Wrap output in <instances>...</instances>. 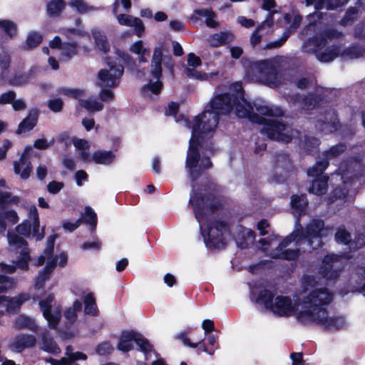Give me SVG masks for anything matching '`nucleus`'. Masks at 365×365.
I'll list each match as a JSON object with an SVG mask.
<instances>
[{
  "instance_id": "1",
  "label": "nucleus",
  "mask_w": 365,
  "mask_h": 365,
  "mask_svg": "<svg viewBox=\"0 0 365 365\" xmlns=\"http://www.w3.org/2000/svg\"><path fill=\"white\" fill-rule=\"evenodd\" d=\"M236 100L237 98L231 96L230 93L217 94L210 101L205 110L195 117L185 160L187 173L194 178L200 175L198 172L191 169L195 168L200 160L199 148L203 141L202 134L214 131L219 123L220 115L231 113L233 110V103Z\"/></svg>"
},
{
  "instance_id": "2",
  "label": "nucleus",
  "mask_w": 365,
  "mask_h": 365,
  "mask_svg": "<svg viewBox=\"0 0 365 365\" xmlns=\"http://www.w3.org/2000/svg\"><path fill=\"white\" fill-rule=\"evenodd\" d=\"M332 301V294L327 288L312 290L304 299V310L299 311L297 319L302 324L315 323L325 331H339L345 326L343 317H329L327 308L323 307Z\"/></svg>"
},
{
  "instance_id": "3",
  "label": "nucleus",
  "mask_w": 365,
  "mask_h": 365,
  "mask_svg": "<svg viewBox=\"0 0 365 365\" xmlns=\"http://www.w3.org/2000/svg\"><path fill=\"white\" fill-rule=\"evenodd\" d=\"M231 96L237 98L233 103L236 115L240 118H247L253 123L262 125V133L269 139L289 143L292 142L294 133H298L290 125L276 119H267L255 113L252 104L245 99V91L242 86L237 90V93H231Z\"/></svg>"
},
{
  "instance_id": "4",
  "label": "nucleus",
  "mask_w": 365,
  "mask_h": 365,
  "mask_svg": "<svg viewBox=\"0 0 365 365\" xmlns=\"http://www.w3.org/2000/svg\"><path fill=\"white\" fill-rule=\"evenodd\" d=\"M117 57L107 56L105 62L109 67V70L101 69L98 72V78L102 82L101 86L115 88L118 86L120 78L124 72V65L133 68L136 62L127 52L118 49Z\"/></svg>"
},
{
  "instance_id": "5",
  "label": "nucleus",
  "mask_w": 365,
  "mask_h": 365,
  "mask_svg": "<svg viewBox=\"0 0 365 365\" xmlns=\"http://www.w3.org/2000/svg\"><path fill=\"white\" fill-rule=\"evenodd\" d=\"M189 203L192 205L195 217L200 222L207 215L220 209L221 204L212 194H203L192 190Z\"/></svg>"
},
{
  "instance_id": "6",
  "label": "nucleus",
  "mask_w": 365,
  "mask_h": 365,
  "mask_svg": "<svg viewBox=\"0 0 365 365\" xmlns=\"http://www.w3.org/2000/svg\"><path fill=\"white\" fill-rule=\"evenodd\" d=\"M20 200L18 196L9 192L0 191V233H4L7 228L6 222L15 225L19 216L14 210H4L12 205H18Z\"/></svg>"
},
{
  "instance_id": "7",
  "label": "nucleus",
  "mask_w": 365,
  "mask_h": 365,
  "mask_svg": "<svg viewBox=\"0 0 365 365\" xmlns=\"http://www.w3.org/2000/svg\"><path fill=\"white\" fill-rule=\"evenodd\" d=\"M229 231L227 222L220 220L210 222L207 225V235L202 233L205 245L210 250L220 249L225 245L224 233Z\"/></svg>"
},
{
  "instance_id": "8",
  "label": "nucleus",
  "mask_w": 365,
  "mask_h": 365,
  "mask_svg": "<svg viewBox=\"0 0 365 365\" xmlns=\"http://www.w3.org/2000/svg\"><path fill=\"white\" fill-rule=\"evenodd\" d=\"M250 68L263 77L265 82L271 86L280 83V76L277 66L269 60L257 61L251 63Z\"/></svg>"
},
{
  "instance_id": "9",
  "label": "nucleus",
  "mask_w": 365,
  "mask_h": 365,
  "mask_svg": "<svg viewBox=\"0 0 365 365\" xmlns=\"http://www.w3.org/2000/svg\"><path fill=\"white\" fill-rule=\"evenodd\" d=\"M346 148L347 146L344 143H339L330 147L324 153V158L317 160L312 168L307 170L308 176H315L323 173L329 165V160L340 156Z\"/></svg>"
},
{
  "instance_id": "10",
  "label": "nucleus",
  "mask_w": 365,
  "mask_h": 365,
  "mask_svg": "<svg viewBox=\"0 0 365 365\" xmlns=\"http://www.w3.org/2000/svg\"><path fill=\"white\" fill-rule=\"evenodd\" d=\"M289 98L291 103L299 104L301 109L304 110H313L318 108L324 102V95L314 92L308 93L307 95L296 93L290 95Z\"/></svg>"
},
{
  "instance_id": "11",
  "label": "nucleus",
  "mask_w": 365,
  "mask_h": 365,
  "mask_svg": "<svg viewBox=\"0 0 365 365\" xmlns=\"http://www.w3.org/2000/svg\"><path fill=\"white\" fill-rule=\"evenodd\" d=\"M274 170L273 177L276 182L283 183L287 180L294 171V165L288 154L280 153L276 155Z\"/></svg>"
},
{
  "instance_id": "12",
  "label": "nucleus",
  "mask_w": 365,
  "mask_h": 365,
  "mask_svg": "<svg viewBox=\"0 0 365 365\" xmlns=\"http://www.w3.org/2000/svg\"><path fill=\"white\" fill-rule=\"evenodd\" d=\"M53 300L54 294L50 293L44 299L40 300L38 304L42 311L43 317L48 322V327L52 329H56L61 321V310L57 308L52 312L51 304Z\"/></svg>"
},
{
  "instance_id": "13",
  "label": "nucleus",
  "mask_w": 365,
  "mask_h": 365,
  "mask_svg": "<svg viewBox=\"0 0 365 365\" xmlns=\"http://www.w3.org/2000/svg\"><path fill=\"white\" fill-rule=\"evenodd\" d=\"M341 259V256L337 254H327L322 260L319 267L320 274L327 280L337 279L341 273V269L334 268V264L339 262Z\"/></svg>"
},
{
  "instance_id": "14",
  "label": "nucleus",
  "mask_w": 365,
  "mask_h": 365,
  "mask_svg": "<svg viewBox=\"0 0 365 365\" xmlns=\"http://www.w3.org/2000/svg\"><path fill=\"white\" fill-rule=\"evenodd\" d=\"M324 118L317 119L315 124L316 128L322 133L325 135L333 133L340 128L341 125L335 110L326 112Z\"/></svg>"
},
{
  "instance_id": "15",
  "label": "nucleus",
  "mask_w": 365,
  "mask_h": 365,
  "mask_svg": "<svg viewBox=\"0 0 365 365\" xmlns=\"http://www.w3.org/2000/svg\"><path fill=\"white\" fill-rule=\"evenodd\" d=\"M270 311L278 317H287L294 314L295 307L289 297L279 295L274 298V302Z\"/></svg>"
},
{
  "instance_id": "16",
  "label": "nucleus",
  "mask_w": 365,
  "mask_h": 365,
  "mask_svg": "<svg viewBox=\"0 0 365 365\" xmlns=\"http://www.w3.org/2000/svg\"><path fill=\"white\" fill-rule=\"evenodd\" d=\"M57 265V257L56 256L46 262L45 267L38 271L34 279V289H41L44 287L46 282L49 280Z\"/></svg>"
},
{
  "instance_id": "17",
  "label": "nucleus",
  "mask_w": 365,
  "mask_h": 365,
  "mask_svg": "<svg viewBox=\"0 0 365 365\" xmlns=\"http://www.w3.org/2000/svg\"><path fill=\"white\" fill-rule=\"evenodd\" d=\"M39 113L37 108L30 109L26 117L19 123L16 133L21 135L33 130L38 123Z\"/></svg>"
},
{
  "instance_id": "18",
  "label": "nucleus",
  "mask_w": 365,
  "mask_h": 365,
  "mask_svg": "<svg viewBox=\"0 0 365 365\" xmlns=\"http://www.w3.org/2000/svg\"><path fill=\"white\" fill-rule=\"evenodd\" d=\"M32 168L29 158L25 153L21 155L19 161H14V173L16 175H20L23 180H26L30 177Z\"/></svg>"
},
{
  "instance_id": "19",
  "label": "nucleus",
  "mask_w": 365,
  "mask_h": 365,
  "mask_svg": "<svg viewBox=\"0 0 365 365\" xmlns=\"http://www.w3.org/2000/svg\"><path fill=\"white\" fill-rule=\"evenodd\" d=\"M314 177L315 178L312 181L308 191L317 196H323L328 190L329 176L322 173Z\"/></svg>"
},
{
  "instance_id": "20",
  "label": "nucleus",
  "mask_w": 365,
  "mask_h": 365,
  "mask_svg": "<svg viewBox=\"0 0 365 365\" xmlns=\"http://www.w3.org/2000/svg\"><path fill=\"white\" fill-rule=\"evenodd\" d=\"M200 17H206L205 24L209 28H216L217 22L214 19L216 17V14L212 9H195L192 15L190 17V20L193 23H197L200 21Z\"/></svg>"
},
{
  "instance_id": "21",
  "label": "nucleus",
  "mask_w": 365,
  "mask_h": 365,
  "mask_svg": "<svg viewBox=\"0 0 365 365\" xmlns=\"http://www.w3.org/2000/svg\"><path fill=\"white\" fill-rule=\"evenodd\" d=\"M36 338L32 334H21L16 336L12 344V347L18 353L22 352L24 349L35 346Z\"/></svg>"
},
{
  "instance_id": "22",
  "label": "nucleus",
  "mask_w": 365,
  "mask_h": 365,
  "mask_svg": "<svg viewBox=\"0 0 365 365\" xmlns=\"http://www.w3.org/2000/svg\"><path fill=\"white\" fill-rule=\"evenodd\" d=\"M136 331L133 330H125L121 332L117 349L123 352L127 353L133 349L132 344L135 339Z\"/></svg>"
},
{
  "instance_id": "23",
  "label": "nucleus",
  "mask_w": 365,
  "mask_h": 365,
  "mask_svg": "<svg viewBox=\"0 0 365 365\" xmlns=\"http://www.w3.org/2000/svg\"><path fill=\"white\" fill-rule=\"evenodd\" d=\"M307 234L309 237L310 245L314 239H319L322 243V232L324 228V222L321 219H314L307 225Z\"/></svg>"
},
{
  "instance_id": "24",
  "label": "nucleus",
  "mask_w": 365,
  "mask_h": 365,
  "mask_svg": "<svg viewBox=\"0 0 365 365\" xmlns=\"http://www.w3.org/2000/svg\"><path fill=\"white\" fill-rule=\"evenodd\" d=\"M162 60L163 49L160 47H155L151 60V76L157 80L162 77Z\"/></svg>"
},
{
  "instance_id": "25",
  "label": "nucleus",
  "mask_w": 365,
  "mask_h": 365,
  "mask_svg": "<svg viewBox=\"0 0 365 365\" xmlns=\"http://www.w3.org/2000/svg\"><path fill=\"white\" fill-rule=\"evenodd\" d=\"M256 235L251 229H243L237 232L235 241L237 247L242 250L247 249L253 243Z\"/></svg>"
},
{
  "instance_id": "26",
  "label": "nucleus",
  "mask_w": 365,
  "mask_h": 365,
  "mask_svg": "<svg viewBox=\"0 0 365 365\" xmlns=\"http://www.w3.org/2000/svg\"><path fill=\"white\" fill-rule=\"evenodd\" d=\"M315 56L321 62L328 63L332 61L340 56V47L335 44L327 46L324 51H315Z\"/></svg>"
},
{
  "instance_id": "27",
  "label": "nucleus",
  "mask_w": 365,
  "mask_h": 365,
  "mask_svg": "<svg viewBox=\"0 0 365 365\" xmlns=\"http://www.w3.org/2000/svg\"><path fill=\"white\" fill-rule=\"evenodd\" d=\"M235 38V35L230 31H220L212 34L209 37V43L212 47H220L232 42Z\"/></svg>"
},
{
  "instance_id": "28",
  "label": "nucleus",
  "mask_w": 365,
  "mask_h": 365,
  "mask_svg": "<svg viewBox=\"0 0 365 365\" xmlns=\"http://www.w3.org/2000/svg\"><path fill=\"white\" fill-rule=\"evenodd\" d=\"M43 38V35L41 33L36 31H31L28 33L25 42L22 43L20 48L24 51H31L42 43Z\"/></svg>"
},
{
  "instance_id": "29",
  "label": "nucleus",
  "mask_w": 365,
  "mask_h": 365,
  "mask_svg": "<svg viewBox=\"0 0 365 365\" xmlns=\"http://www.w3.org/2000/svg\"><path fill=\"white\" fill-rule=\"evenodd\" d=\"M30 261L31 260H28L26 259H24L19 257V258L14 262V265L6 264L4 262H0V270L1 272L4 274H12L15 272L16 268L24 271H28L29 269Z\"/></svg>"
},
{
  "instance_id": "30",
  "label": "nucleus",
  "mask_w": 365,
  "mask_h": 365,
  "mask_svg": "<svg viewBox=\"0 0 365 365\" xmlns=\"http://www.w3.org/2000/svg\"><path fill=\"white\" fill-rule=\"evenodd\" d=\"M115 158V155L111 150H97L92 155V160L96 164L109 165Z\"/></svg>"
},
{
  "instance_id": "31",
  "label": "nucleus",
  "mask_w": 365,
  "mask_h": 365,
  "mask_svg": "<svg viewBox=\"0 0 365 365\" xmlns=\"http://www.w3.org/2000/svg\"><path fill=\"white\" fill-rule=\"evenodd\" d=\"M308 204L309 202L306 194L292 195L291 196V207L299 215L305 212Z\"/></svg>"
},
{
  "instance_id": "32",
  "label": "nucleus",
  "mask_w": 365,
  "mask_h": 365,
  "mask_svg": "<svg viewBox=\"0 0 365 365\" xmlns=\"http://www.w3.org/2000/svg\"><path fill=\"white\" fill-rule=\"evenodd\" d=\"M42 349L49 354L57 355L61 353V350L53 338L48 334H43L41 336Z\"/></svg>"
},
{
  "instance_id": "33",
  "label": "nucleus",
  "mask_w": 365,
  "mask_h": 365,
  "mask_svg": "<svg viewBox=\"0 0 365 365\" xmlns=\"http://www.w3.org/2000/svg\"><path fill=\"white\" fill-rule=\"evenodd\" d=\"M274 294L269 289L260 290L256 298V303L263 304L265 309L270 310L273 306Z\"/></svg>"
},
{
  "instance_id": "34",
  "label": "nucleus",
  "mask_w": 365,
  "mask_h": 365,
  "mask_svg": "<svg viewBox=\"0 0 365 365\" xmlns=\"http://www.w3.org/2000/svg\"><path fill=\"white\" fill-rule=\"evenodd\" d=\"M0 31L9 38H14L18 33V26L16 23L9 19L0 20Z\"/></svg>"
},
{
  "instance_id": "35",
  "label": "nucleus",
  "mask_w": 365,
  "mask_h": 365,
  "mask_svg": "<svg viewBox=\"0 0 365 365\" xmlns=\"http://www.w3.org/2000/svg\"><path fill=\"white\" fill-rule=\"evenodd\" d=\"M14 327L16 329H28L34 332L38 329V327L35 321L31 317L25 315H21L17 317L14 322Z\"/></svg>"
},
{
  "instance_id": "36",
  "label": "nucleus",
  "mask_w": 365,
  "mask_h": 365,
  "mask_svg": "<svg viewBox=\"0 0 365 365\" xmlns=\"http://www.w3.org/2000/svg\"><path fill=\"white\" fill-rule=\"evenodd\" d=\"M365 53V48L356 44L351 45L340 51V56L348 59H356L361 58Z\"/></svg>"
},
{
  "instance_id": "37",
  "label": "nucleus",
  "mask_w": 365,
  "mask_h": 365,
  "mask_svg": "<svg viewBox=\"0 0 365 365\" xmlns=\"http://www.w3.org/2000/svg\"><path fill=\"white\" fill-rule=\"evenodd\" d=\"M84 312L87 315L96 317L98 315L96 298L93 293H88L84 298Z\"/></svg>"
},
{
  "instance_id": "38",
  "label": "nucleus",
  "mask_w": 365,
  "mask_h": 365,
  "mask_svg": "<svg viewBox=\"0 0 365 365\" xmlns=\"http://www.w3.org/2000/svg\"><path fill=\"white\" fill-rule=\"evenodd\" d=\"M66 3L63 0H51L46 6V11L49 16L56 17L61 15L65 9Z\"/></svg>"
},
{
  "instance_id": "39",
  "label": "nucleus",
  "mask_w": 365,
  "mask_h": 365,
  "mask_svg": "<svg viewBox=\"0 0 365 365\" xmlns=\"http://www.w3.org/2000/svg\"><path fill=\"white\" fill-rule=\"evenodd\" d=\"M349 195V190L341 186L336 187L327 197V204L331 205L337 200L345 201Z\"/></svg>"
},
{
  "instance_id": "40",
  "label": "nucleus",
  "mask_w": 365,
  "mask_h": 365,
  "mask_svg": "<svg viewBox=\"0 0 365 365\" xmlns=\"http://www.w3.org/2000/svg\"><path fill=\"white\" fill-rule=\"evenodd\" d=\"M81 218L83 222L89 225L91 232H93L98 223V217L94 210L89 206L86 207L84 215Z\"/></svg>"
},
{
  "instance_id": "41",
  "label": "nucleus",
  "mask_w": 365,
  "mask_h": 365,
  "mask_svg": "<svg viewBox=\"0 0 365 365\" xmlns=\"http://www.w3.org/2000/svg\"><path fill=\"white\" fill-rule=\"evenodd\" d=\"M270 255L272 258L275 259L294 260L299 257V250L287 249L282 251H272Z\"/></svg>"
},
{
  "instance_id": "42",
  "label": "nucleus",
  "mask_w": 365,
  "mask_h": 365,
  "mask_svg": "<svg viewBox=\"0 0 365 365\" xmlns=\"http://www.w3.org/2000/svg\"><path fill=\"white\" fill-rule=\"evenodd\" d=\"M134 342H135V344L139 346L140 350L143 352L145 357L147 359L148 354L153 351V345L146 338L138 332H136V336L135 339H134Z\"/></svg>"
},
{
  "instance_id": "43",
  "label": "nucleus",
  "mask_w": 365,
  "mask_h": 365,
  "mask_svg": "<svg viewBox=\"0 0 365 365\" xmlns=\"http://www.w3.org/2000/svg\"><path fill=\"white\" fill-rule=\"evenodd\" d=\"M197 165L195 168H192V170H195L200 173L197 178H194L190 173H188V176L190 178L191 181L195 182L202 175L204 170H208L212 167V163L210 158L207 156H204L199 161Z\"/></svg>"
},
{
  "instance_id": "44",
  "label": "nucleus",
  "mask_w": 365,
  "mask_h": 365,
  "mask_svg": "<svg viewBox=\"0 0 365 365\" xmlns=\"http://www.w3.org/2000/svg\"><path fill=\"white\" fill-rule=\"evenodd\" d=\"M358 12L359 11L356 7H349L345 12L342 19L340 20V24L344 26L352 25L357 19Z\"/></svg>"
},
{
  "instance_id": "45",
  "label": "nucleus",
  "mask_w": 365,
  "mask_h": 365,
  "mask_svg": "<svg viewBox=\"0 0 365 365\" xmlns=\"http://www.w3.org/2000/svg\"><path fill=\"white\" fill-rule=\"evenodd\" d=\"M78 104L89 112L101 111L103 108V103L96 100L79 99Z\"/></svg>"
},
{
  "instance_id": "46",
  "label": "nucleus",
  "mask_w": 365,
  "mask_h": 365,
  "mask_svg": "<svg viewBox=\"0 0 365 365\" xmlns=\"http://www.w3.org/2000/svg\"><path fill=\"white\" fill-rule=\"evenodd\" d=\"M334 238L337 243L344 244L350 247L351 235L344 227H339L337 229Z\"/></svg>"
},
{
  "instance_id": "47",
  "label": "nucleus",
  "mask_w": 365,
  "mask_h": 365,
  "mask_svg": "<svg viewBox=\"0 0 365 365\" xmlns=\"http://www.w3.org/2000/svg\"><path fill=\"white\" fill-rule=\"evenodd\" d=\"M7 237L9 243L17 249L29 246L27 241L18 234L8 232Z\"/></svg>"
},
{
  "instance_id": "48",
  "label": "nucleus",
  "mask_w": 365,
  "mask_h": 365,
  "mask_svg": "<svg viewBox=\"0 0 365 365\" xmlns=\"http://www.w3.org/2000/svg\"><path fill=\"white\" fill-rule=\"evenodd\" d=\"M62 54L68 59H71L76 56L78 51V46L76 42H65L61 49Z\"/></svg>"
},
{
  "instance_id": "49",
  "label": "nucleus",
  "mask_w": 365,
  "mask_h": 365,
  "mask_svg": "<svg viewBox=\"0 0 365 365\" xmlns=\"http://www.w3.org/2000/svg\"><path fill=\"white\" fill-rule=\"evenodd\" d=\"M96 353L100 356H108L113 353L114 347L109 341L99 343L96 349Z\"/></svg>"
},
{
  "instance_id": "50",
  "label": "nucleus",
  "mask_w": 365,
  "mask_h": 365,
  "mask_svg": "<svg viewBox=\"0 0 365 365\" xmlns=\"http://www.w3.org/2000/svg\"><path fill=\"white\" fill-rule=\"evenodd\" d=\"M94 39L96 46L99 51L104 53H106L110 51V43L105 35L99 34L98 36H94Z\"/></svg>"
},
{
  "instance_id": "51",
  "label": "nucleus",
  "mask_w": 365,
  "mask_h": 365,
  "mask_svg": "<svg viewBox=\"0 0 365 365\" xmlns=\"http://www.w3.org/2000/svg\"><path fill=\"white\" fill-rule=\"evenodd\" d=\"M69 4L71 6L76 9L80 14H85L88 11L95 10L93 6L87 5L83 0H70Z\"/></svg>"
},
{
  "instance_id": "52",
  "label": "nucleus",
  "mask_w": 365,
  "mask_h": 365,
  "mask_svg": "<svg viewBox=\"0 0 365 365\" xmlns=\"http://www.w3.org/2000/svg\"><path fill=\"white\" fill-rule=\"evenodd\" d=\"M56 237V235H50L47 238L46 245L43 250V254L46 256V258L50 260L56 257L53 255Z\"/></svg>"
},
{
  "instance_id": "53",
  "label": "nucleus",
  "mask_w": 365,
  "mask_h": 365,
  "mask_svg": "<svg viewBox=\"0 0 365 365\" xmlns=\"http://www.w3.org/2000/svg\"><path fill=\"white\" fill-rule=\"evenodd\" d=\"M310 43L314 46V53H315V51H321L324 48L326 47L327 42L324 39V37L321 34V33L316 34L310 40Z\"/></svg>"
},
{
  "instance_id": "54",
  "label": "nucleus",
  "mask_w": 365,
  "mask_h": 365,
  "mask_svg": "<svg viewBox=\"0 0 365 365\" xmlns=\"http://www.w3.org/2000/svg\"><path fill=\"white\" fill-rule=\"evenodd\" d=\"M16 232L24 237H29L31 234V223L29 220H24L16 227Z\"/></svg>"
},
{
  "instance_id": "55",
  "label": "nucleus",
  "mask_w": 365,
  "mask_h": 365,
  "mask_svg": "<svg viewBox=\"0 0 365 365\" xmlns=\"http://www.w3.org/2000/svg\"><path fill=\"white\" fill-rule=\"evenodd\" d=\"M319 144L320 140L317 138L308 136L304 139V148L308 153H311L317 149Z\"/></svg>"
},
{
  "instance_id": "56",
  "label": "nucleus",
  "mask_w": 365,
  "mask_h": 365,
  "mask_svg": "<svg viewBox=\"0 0 365 365\" xmlns=\"http://www.w3.org/2000/svg\"><path fill=\"white\" fill-rule=\"evenodd\" d=\"M11 61V58L9 52L2 51L0 53V70L1 74L6 73L9 70Z\"/></svg>"
},
{
  "instance_id": "57",
  "label": "nucleus",
  "mask_w": 365,
  "mask_h": 365,
  "mask_svg": "<svg viewBox=\"0 0 365 365\" xmlns=\"http://www.w3.org/2000/svg\"><path fill=\"white\" fill-rule=\"evenodd\" d=\"M321 34L327 40L338 39L342 36V33L334 28H326L320 31Z\"/></svg>"
},
{
  "instance_id": "58",
  "label": "nucleus",
  "mask_w": 365,
  "mask_h": 365,
  "mask_svg": "<svg viewBox=\"0 0 365 365\" xmlns=\"http://www.w3.org/2000/svg\"><path fill=\"white\" fill-rule=\"evenodd\" d=\"M36 242L41 241L45 236V226H43L40 230V222H32L31 234Z\"/></svg>"
},
{
  "instance_id": "59",
  "label": "nucleus",
  "mask_w": 365,
  "mask_h": 365,
  "mask_svg": "<svg viewBox=\"0 0 365 365\" xmlns=\"http://www.w3.org/2000/svg\"><path fill=\"white\" fill-rule=\"evenodd\" d=\"M365 247V235L363 233H358L355 235L354 240L350 245V247L354 250H359Z\"/></svg>"
},
{
  "instance_id": "60",
  "label": "nucleus",
  "mask_w": 365,
  "mask_h": 365,
  "mask_svg": "<svg viewBox=\"0 0 365 365\" xmlns=\"http://www.w3.org/2000/svg\"><path fill=\"white\" fill-rule=\"evenodd\" d=\"M48 107L53 112H61L63 108V101L61 98L49 100L48 102Z\"/></svg>"
},
{
  "instance_id": "61",
  "label": "nucleus",
  "mask_w": 365,
  "mask_h": 365,
  "mask_svg": "<svg viewBox=\"0 0 365 365\" xmlns=\"http://www.w3.org/2000/svg\"><path fill=\"white\" fill-rule=\"evenodd\" d=\"M63 187L64 183L63 182H58L56 180L51 181L47 185L48 192L53 195L58 193Z\"/></svg>"
},
{
  "instance_id": "62",
  "label": "nucleus",
  "mask_w": 365,
  "mask_h": 365,
  "mask_svg": "<svg viewBox=\"0 0 365 365\" xmlns=\"http://www.w3.org/2000/svg\"><path fill=\"white\" fill-rule=\"evenodd\" d=\"M187 76L190 78L203 80L207 78L205 73H201L195 69V68H187L185 71Z\"/></svg>"
},
{
  "instance_id": "63",
  "label": "nucleus",
  "mask_w": 365,
  "mask_h": 365,
  "mask_svg": "<svg viewBox=\"0 0 365 365\" xmlns=\"http://www.w3.org/2000/svg\"><path fill=\"white\" fill-rule=\"evenodd\" d=\"M102 243L98 239H96L94 241L90 242L86 241L84 242L82 245L81 248L83 250H93L96 251H98L101 249Z\"/></svg>"
},
{
  "instance_id": "64",
  "label": "nucleus",
  "mask_w": 365,
  "mask_h": 365,
  "mask_svg": "<svg viewBox=\"0 0 365 365\" xmlns=\"http://www.w3.org/2000/svg\"><path fill=\"white\" fill-rule=\"evenodd\" d=\"M61 93L66 96L78 98L83 94V91L78 88H62Z\"/></svg>"
}]
</instances>
